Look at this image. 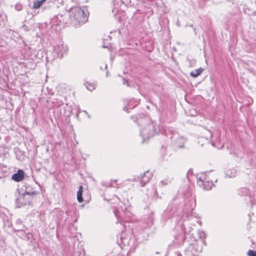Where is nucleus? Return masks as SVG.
<instances>
[{
  "label": "nucleus",
  "mask_w": 256,
  "mask_h": 256,
  "mask_svg": "<svg viewBox=\"0 0 256 256\" xmlns=\"http://www.w3.org/2000/svg\"><path fill=\"white\" fill-rule=\"evenodd\" d=\"M68 50V48L67 46L66 45H64L63 44H62V46L60 48V52L62 54V55L66 52Z\"/></svg>",
  "instance_id": "obj_8"
},
{
  "label": "nucleus",
  "mask_w": 256,
  "mask_h": 256,
  "mask_svg": "<svg viewBox=\"0 0 256 256\" xmlns=\"http://www.w3.org/2000/svg\"><path fill=\"white\" fill-rule=\"evenodd\" d=\"M154 126L152 124H148L141 131V135L144 138V142L145 139L149 138L154 134Z\"/></svg>",
  "instance_id": "obj_3"
},
{
  "label": "nucleus",
  "mask_w": 256,
  "mask_h": 256,
  "mask_svg": "<svg viewBox=\"0 0 256 256\" xmlns=\"http://www.w3.org/2000/svg\"><path fill=\"white\" fill-rule=\"evenodd\" d=\"M211 186H210L209 188H206V187H204V188L206 189V190H208L209 188H210Z\"/></svg>",
  "instance_id": "obj_17"
},
{
  "label": "nucleus",
  "mask_w": 256,
  "mask_h": 256,
  "mask_svg": "<svg viewBox=\"0 0 256 256\" xmlns=\"http://www.w3.org/2000/svg\"><path fill=\"white\" fill-rule=\"evenodd\" d=\"M36 194V192H25L23 194L24 198H26L27 196L30 195H33Z\"/></svg>",
  "instance_id": "obj_14"
},
{
  "label": "nucleus",
  "mask_w": 256,
  "mask_h": 256,
  "mask_svg": "<svg viewBox=\"0 0 256 256\" xmlns=\"http://www.w3.org/2000/svg\"><path fill=\"white\" fill-rule=\"evenodd\" d=\"M102 47H103L104 48H106V46H104Z\"/></svg>",
  "instance_id": "obj_21"
},
{
  "label": "nucleus",
  "mask_w": 256,
  "mask_h": 256,
  "mask_svg": "<svg viewBox=\"0 0 256 256\" xmlns=\"http://www.w3.org/2000/svg\"><path fill=\"white\" fill-rule=\"evenodd\" d=\"M86 88L88 90H89L90 91H92L95 88V86L94 84H86Z\"/></svg>",
  "instance_id": "obj_12"
},
{
  "label": "nucleus",
  "mask_w": 256,
  "mask_h": 256,
  "mask_svg": "<svg viewBox=\"0 0 256 256\" xmlns=\"http://www.w3.org/2000/svg\"><path fill=\"white\" fill-rule=\"evenodd\" d=\"M253 14H254V15L256 16V11H254V12H253Z\"/></svg>",
  "instance_id": "obj_18"
},
{
  "label": "nucleus",
  "mask_w": 256,
  "mask_h": 256,
  "mask_svg": "<svg viewBox=\"0 0 256 256\" xmlns=\"http://www.w3.org/2000/svg\"><path fill=\"white\" fill-rule=\"evenodd\" d=\"M82 186H79L78 190L77 192V199L80 202H83V198H82Z\"/></svg>",
  "instance_id": "obj_6"
},
{
  "label": "nucleus",
  "mask_w": 256,
  "mask_h": 256,
  "mask_svg": "<svg viewBox=\"0 0 256 256\" xmlns=\"http://www.w3.org/2000/svg\"><path fill=\"white\" fill-rule=\"evenodd\" d=\"M204 69L202 68H199L198 69L194 70L190 72V76L194 78H196L200 75L203 72Z\"/></svg>",
  "instance_id": "obj_5"
},
{
  "label": "nucleus",
  "mask_w": 256,
  "mask_h": 256,
  "mask_svg": "<svg viewBox=\"0 0 256 256\" xmlns=\"http://www.w3.org/2000/svg\"><path fill=\"white\" fill-rule=\"evenodd\" d=\"M84 14L80 16H81L82 20H81V24H83L85 23L86 20V18H87L86 14L85 13L84 10V14Z\"/></svg>",
  "instance_id": "obj_11"
},
{
  "label": "nucleus",
  "mask_w": 256,
  "mask_h": 256,
  "mask_svg": "<svg viewBox=\"0 0 256 256\" xmlns=\"http://www.w3.org/2000/svg\"><path fill=\"white\" fill-rule=\"evenodd\" d=\"M198 180L200 182H204V180H206V178L204 177V176H202L199 178Z\"/></svg>",
  "instance_id": "obj_15"
},
{
  "label": "nucleus",
  "mask_w": 256,
  "mask_h": 256,
  "mask_svg": "<svg viewBox=\"0 0 256 256\" xmlns=\"http://www.w3.org/2000/svg\"><path fill=\"white\" fill-rule=\"evenodd\" d=\"M147 174H148V172L144 174V176L142 178L141 182H144V184L148 182L150 180V178L147 176Z\"/></svg>",
  "instance_id": "obj_9"
},
{
  "label": "nucleus",
  "mask_w": 256,
  "mask_h": 256,
  "mask_svg": "<svg viewBox=\"0 0 256 256\" xmlns=\"http://www.w3.org/2000/svg\"><path fill=\"white\" fill-rule=\"evenodd\" d=\"M236 172L234 171V174L232 173L231 174H228V173H226V175L228 176L229 177H233L235 175Z\"/></svg>",
  "instance_id": "obj_16"
},
{
  "label": "nucleus",
  "mask_w": 256,
  "mask_h": 256,
  "mask_svg": "<svg viewBox=\"0 0 256 256\" xmlns=\"http://www.w3.org/2000/svg\"><path fill=\"white\" fill-rule=\"evenodd\" d=\"M24 178V172L22 170H19L12 176V179L16 182H20Z\"/></svg>",
  "instance_id": "obj_4"
},
{
  "label": "nucleus",
  "mask_w": 256,
  "mask_h": 256,
  "mask_svg": "<svg viewBox=\"0 0 256 256\" xmlns=\"http://www.w3.org/2000/svg\"><path fill=\"white\" fill-rule=\"evenodd\" d=\"M84 10L79 8H72L70 14V18L72 21H76L75 24L78 23L79 25L81 24V16L84 14Z\"/></svg>",
  "instance_id": "obj_2"
},
{
  "label": "nucleus",
  "mask_w": 256,
  "mask_h": 256,
  "mask_svg": "<svg viewBox=\"0 0 256 256\" xmlns=\"http://www.w3.org/2000/svg\"><path fill=\"white\" fill-rule=\"evenodd\" d=\"M44 2L40 0L36 1L34 2L32 8L36 9L40 8L43 4Z\"/></svg>",
  "instance_id": "obj_7"
},
{
  "label": "nucleus",
  "mask_w": 256,
  "mask_h": 256,
  "mask_svg": "<svg viewBox=\"0 0 256 256\" xmlns=\"http://www.w3.org/2000/svg\"><path fill=\"white\" fill-rule=\"evenodd\" d=\"M255 3H256V1H255Z\"/></svg>",
  "instance_id": "obj_22"
},
{
  "label": "nucleus",
  "mask_w": 256,
  "mask_h": 256,
  "mask_svg": "<svg viewBox=\"0 0 256 256\" xmlns=\"http://www.w3.org/2000/svg\"><path fill=\"white\" fill-rule=\"evenodd\" d=\"M204 242L202 240L196 241L194 243L190 244L186 250V256H196L197 253L202 250V244Z\"/></svg>",
  "instance_id": "obj_1"
},
{
  "label": "nucleus",
  "mask_w": 256,
  "mask_h": 256,
  "mask_svg": "<svg viewBox=\"0 0 256 256\" xmlns=\"http://www.w3.org/2000/svg\"><path fill=\"white\" fill-rule=\"evenodd\" d=\"M195 63H196V60H194V64H195Z\"/></svg>",
  "instance_id": "obj_19"
},
{
  "label": "nucleus",
  "mask_w": 256,
  "mask_h": 256,
  "mask_svg": "<svg viewBox=\"0 0 256 256\" xmlns=\"http://www.w3.org/2000/svg\"><path fill=\"white\" fill-rule=\"evenodd\" d=\"M44 2H46V0H42Z\"/></svg>",
  "instance_id": "obj_20"
},
{
  "label": "nucleus",
  "mask_w": 256,
  "mask_h": 256,
  "mask_svg": "<svg viewBox=\"0 0 256 256\" xmlns=\"http://www.w3.org/2000/svg\"><path fill=\"white\" fill-rule=\"evenodd\" d=\"M14 8L17 11H20L22 9V5L20 3H16L14 6Z\"/></svg>",
  "instance_id": "obj_10"
},
{
  "label": "nucleus",
  "mask_w": 256,
  "mask_h": 256,
  "mask_svg": "<svg viewBox=\"0 0 256 256\" xmlns=\"http://www.w3.org/2000/svg\"><path fill=\"white\" fill-rule=\"evenodd\" d=\"M248 256H256V251L250 250L248 251Z\"/></svg>",
  "instance_id": "obj_13"
}]
</instances>
